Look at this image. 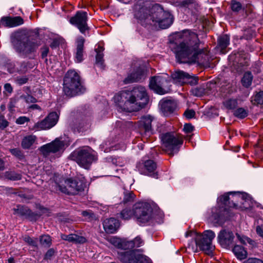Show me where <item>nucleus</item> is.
I'll list each match as a JSON object with an SVG mask.
<instances>
[{"label":"nucleus","instance_id":"obj_49","mask_svg":"<svg viewBox=\"0 0 263 263\" xmlns=\"http://www.w3.org/2000/svg\"><path fill=\"white\" fill-rule=\"evenodd\" d=\"M237 237L240 241V242L243 244H246L247 243H249L251 245H253L254 241L251 240L250 238L246 237H241L240 235H237Z\"/></svg>","mask_w":263,"mask_h":263},{"label":"nucleus","instance_id":"obj_44","mask_svg":"<svg viewBox=\"0 0 263 263\" xmlns=\"http://www.w3.org/2000/svg\"><path fill=\"white\" fill-rule=\"evenodd\" d=\"M32 65L29 62H23L21 63L18 70L21 73H25L29 68H31Z\"/></svg>","mask_w":263,"mask_h":263},{"label":"nucleus","instance_id":"obj_19","mask_svg":"<svg viewBox=\"0 0 263 263\" xmlns=\"http://www.w3.org/2000/svg\"><path fill=\"white\" fill-rule=\"evenodd\" d=\"M64 146L63 141L56 139L52 142L41 147V151L44 156H48L50 153H56L60 151Z\"/></svg>","mask_w":263,"mask_h":263},{"label":"nucleus","instance_id":"obj_38","mask_svg":"<svg viewBox=\"0 0 263 263\" xmlns=\"http://www.w3.org/2000/svg\"><path fill=\"white\" fill-rule=\"evenodd\" d=\"M198 79L197 77L192 76L187 73L185 78L184 84H189L191 85H194L197 84Z\"/></svg>","mask_w":263,"mask_h":263},{"label":"nucleus","instance_id":"obj_46","mask_svg":"<svg viewBox=\"0 0 263 263\" xmlns=\"http://www.w3.org/2000/svg\"><path fill=\"white\" fill-rule=\"evenodd\" d=\"M254 100L258 104H263V91L258 92L255 96Z\"/></svg>","mask_w":263,"mask_h":263},{"label":"nucleus","instance_id":"obj_63","mask_svg":"<svg viewBox=\"0 0 263 263\" xmlns=\"http://www.w3.org/2000/svg\"><path fill=\"white\" fill-rule=\"evenodd\" d=\"M193 2L192 0H184L181 2V5L184 7H189V5L192 4Z\"/></svg>","mask_w":263,"mask_h":263},{"label":"nucleus","instance_id":"obj_22","mask_svg":"<svg viewBox=\"0 0 263 263\" xmlns=\"http://www.w3.org/2000/svg\"><path fill=\"white\" fill-rule=\"evenodd\" d=\"M23 20L20 16L2 17V26L14 27L23 24Z\"/></svg>","mask_w":263,"mask_h":263},{"label":"nucleus","instance_id":"obj_13","mask_svg":"<svg viewBox=\"0 0 263 263\" xmlns=\"http://www.w3.org/2000/svg\"><path fill=\"white\" fill-rule=\"evenodd\" d=\"M88 16L86 12L79 11L71 17L69 22L75 26L82 34H85L86 31L89 30L87 24Z\"/></svg>","mask_w":263,"mask_h":263},{"label":"nucleus","instance_id":"obj_41","mask_svg":"<svg viewBox=\"0 0 263 263\" xmlns=\"http://www.w3.org/2000/svg\"><path fill=\"white\" fill-rule=\"evenodd\" d=\"M234 115L235 116L242 119L247 116L248 112L247 110L243 108H239L235 110Z\"/></svg>","mask_w":263,"mask_h":263},{"label":"nucleus","instance_id":"obj_3","mask_svg":"<svg viewBox=\"0 0 263 263\" xmlns=\"http://www.w3.org/2000/svg\"><path fill=\"white\" fill-rule=\"evenodd\" d=\"M120 106L129 112L135 111L145 104L147 100L145 88L139 86L134 87L132 91H123L116 96Z\"/></svg>","mask_w":263,"mask_h":263},{"label":"nucleus","instance_id":"obj_32","mask_svg":"<svg viewBox=\"0 0 263 263\" xmlns=\"http://www.w3.org/2000/svg\"><path fill=\"white\" fill-rule=\"evenodd\" d=\"M109 242L116 247L123 250H126V239H121L117 237H112L109 239Z\"/></svg>","mask_w":263,"mask_h":263},{"label":"nucleus","instance_id":"obj_59","mask_svg":"<svg viewBox=\"0 0 263 263\" xmlns=\"http://www.w3.org/2000/svg\"><path fill=\"white\" fill-rule=\"evenodd\" d=\"M82 214L84 217H86L88 219L92 218L93 216V214L92 213L87 211H83Z\"/></svg>","mask_w":263,"mask_h":263},{"label":"nucleus","instance_id":"obj_36","mask_svg":"<svg viewBox=\"0 0 263 263\" xmlns=\"http://www.w3.org/2000/svg\"><path fill=\"white\" fill-rule=\"evenodd\" d=\"M134 215V208L133 210L125 208L120 213V217L123 220H128Z\"/></svg>","mask_w":263,"mask_h":263},{"label":"nucleus","instance_id":"obj_53","mask_svg":"<svg viewBox=\"0 0 263 263\" xmlns=\"http://www.w3.org/2000/svg\"><path fill=\"white\" fill-rule=\"evenodd\" d=\"M194 129L193 126L191 124H185L183 127V130L185 133H191Z\"/></svg>","mask_w":263,"mask_h":263},{"label":"nucleus","instance_id":"obj_40","mask_svg":"<svg viewBox=\"0 0 263 263\" xmlns=\"http://www.w3.org/2000/svg\"><path fill=\"white\" fill-rule=\"evenodd\" d=\"M23 240L29 245L35 248H37V239L32 238L28 236H26L23 237Z\"/></svg>","mask_w":263,"mask_h":263},{"label":"nucleus","instance_id":"obj_64","mask_svg":"<svg viewBox=\"0 0 263 263\" xmlns=\"http://www.w3.org/2000/svg\"><path fill=\"white\" fill-rule=\"evenodd\" d=\"M60 42L57 39H54L50 44V47L52 48H55L59 46Z\"/></svg>","mask_w":263,"mask_h":263},{"label":"nucleus","instance_id":"obj_26","mask_svg":"<svg viewBox=\"0 0 263 263\" xmlns=\"http://www.w3.org/2000/svg\"><path fill=\"white\" fill-rule=\"evenodd\" d=\"M187 73L183 71H176L173 73L171 75L174 82L180 85L184 84L185 78H186Z\"/></svg>","mask_w":263,"mask_h":263},{"label":"nucleus","instance_id":"obj_51","mask_svg":"<svg viewBox=\"0 0 263 263\" xmlns=\"http://www.w3.org/2000/svg\"><path fill=\"white\" fill-rule=\"evenodd\" d=\"M184 115L186 118L191 119L194 117L195 112L193 109H187L184 112Z\"/></svg>","mask_w":263,"mask_h":263},{"label":"nucleus","instance_id":"obj_62","mask_svg":"<svg viewBox=\"0 0 263 263\" xmlns=\"http://www.w3.org/2000/svg\"><path fill=\"white\" fill-rule=\"evenodd\" d=\"M256 231L257 234L263 238V226H257Z\"/></svg>","mask_w":263,"mask_h":263},{"label":"nucleus","instance_id":"obj_23","mask_svg":"<svg viewBox=\"0 0 263 263\" xmlns=\"http://www.w3.org/2000/svg\"><path fill=\"white\" fill-rule=\"evenodd\" d=\"M119 227V223L118 220L114 218H110L106 219L103 223V227L107 233H114Z\"/></svg>","mask_w":263,"mask_h":263},{"label":"nucleus","instance_id":"obj_14","mask_svg":"<svg viewBox=\"0 0 263 263\" xmlns=\"http://www.w3.org/2000/svg\"><path fill=\"white\" fill-rule=\"evenodd\" d=\"M58 119L59 116L55 112H51L44 120L35 123L32 129L41 130L50 129L57 124Z\"/></svg>","mask_w":263,"mask_h":263},{"label":"nucleus","instance_id":"obj_61","mask_svg":"<svg viewBox=\"0 0 263 263\" xmlns=\"http://www.w3.org/2000/svg\"><path fill=\"white\" fill-rule=\"evenodd\" d=\"M54 250L53 249H49L46 253L45 255V259H49L54 254Z\"/></svg>","mask_w":263,"mask_h":263},{"label":"nucleus","instance_id":"obj_60","mask_svg":"<svg viewBox=\"0 0 263 263\" xmlns=\"http://www.w3.org/2000/svg\"><path fill=\"white\" fill-rule=\"evenodd\" d=\"M244 263H263V261L257 258H249Z\"/></svg>","mask_w":263,"mask_h":263},{"label":"nucleus","instance_id":"obj_56","mask_svg":"<svg viewBox=\"0 0 263 263\" xmlns=\"http://www.w3.org/2000/svg\"><path fill=\"white\" fill-rule=\"evenodd\" d=\"M10 152L11 154L18 158H20L22 156V154L21 151L17 148H13L10 149Z\"/></svg>","mask_w":263,"mask_h":263},{"label":"nucleus","instance_id":"obj_25","mask_svg":"<svg viewBox=\"0 0 263 263\" xmlns=\"http://www.w3.org/2000/svg\"><path fill=\"white\" fill-rule=\"evenodd\" d=\"M220 212L219 209L216 208L212 209V214L209 217V220L214 223L221 224L224 219Z\"/></svg>","mask_w":263,"mask_h":263},{"label":"nucleus","instance_id":"obj_8","mask_svg":"<svg viewBox=\"0 0 263 263\" xmlns=\"http://www.w3.org/2000/svg\"><path fill=\"white\" fill-rule=\"evenodd\" d=\"M57 190L61 192L69 194L74 195L79 191L83 190L84 183L78 179H67L61 182L60 184L55 183Z\"/></svg>","mask_w":263,"mask_h":263},{"label":"nucleus","instance_id":"obj_16","mask_svg":"<svg viewBox=\"0 0 263 263\" xmlns=\"http://www.w3.org/2000/svg\"><path fill=\"white\" fill-rule=\"evenodd\" d=\"M235 238L233 232L229 229H222L218 233L217 236L219 244L224 248L230 247L233 245Z\"/></svg>","mask_w":263,"mask_h":263},{"label":"nucleus","instance_id":"obj_52","mask_svg":"<svg viewBox=\"0 0 263 263\" xmlns=\"http://www.w3.org/2000/svg\"><path fill=\"white\" fill-rule=\"evenodd\" d=\"M30 121L29 118L25 116L20 117L17 118L16 120V123L18 124H23L26 122H28Z\"/></svg>","mask_w":263,"mask_h":263},{"label":"nucleus","instance_id":"obj_1","mask_svg":"<svg viewBox=\"0 0 263 263\" xmlns=\"http://www.w3.org/2000/svg\"><path fill=\"white\" fill-rule=\"evenodd\" d=\"M200 41L198 35L189 30L175 34L170 48L181 62L198 63L204 67H210V58L207 51L199 48Z\"/></svg>","mask_w":263,"mask_h":263},{"label":"nucleus","instance_id":"obj_45","mask_svg":"<svg viewBox=\"0 0 263 263\" xmlns=\"http://www.w3.org/2000/svg\"><path fill=\"white\" fill-rule=\"evenodd\" d=\"M242 8V5L240 3L235 0L231 1V9L233 11L238 12Z\"/></svg>","mask_w":263,"mask_h":263},{"label":"nucleus","instance_id":"obj_6","mask_svg":"<svg viewBox=\"0 0 263 263\" xmlns=\"http://www.w3.org/2000/svg\"><path fill=\"white\" fill-rule=\"evenodd\" d=\"M85 88L82 86L80 77L74 70L67 72L64 79L63 91L68 97H72L82 93Z\"/></svg>","mask_w":263,"mask_h":263},{"label":"nucleus","instance_id":"obj_12","mask_svg":"<svg viewBox=\"0 0 263 263\" xmlns=\"http://www.w3.org/2000/svg\"><path fill=\"white\" fill-rule=\"evenodd\" d=\"M71 159L80 166L86 169L89 168L95 157L87 148H83L73 152L70 155Z\"/></svg>","mask_w":263,"mask_h":263},{"label":"nucleus","instance_id":"obj_21","mask_svg":"<svg viewBox=\"0 0 263 263\" xmlns=\"http://www.w3.org/2000/svg\"><path fill=\"white\" fill-rule=\"evenodd\" d=\"M160 109L164 116H168L177 108L176 102L172 100H162L160 102Z\"/></svg>","mask_w":263,"mask_h":263},{"label":"nucleus","instance_id":"obj_47","mask_svg":"<svg viewBox=\"0 0 263 263\" xmlns=\"http://www.w3.org/2000/svg\"><path fill=\"white\" fill-rule=\"evenodd\" d=\"M135 198V195L132 192H129L125 194L123 199V202L124 203L133 201Z\"/></svg>","mask_w":263,"mask_h":263},{"label":"nucleus","instance_id":"obj_24","mask_svg":"<svg viewBox=\"0 0 263 263\" xmlns=\"http://www.w3.org/2000/svg\"><path fill=\"white\" fill-rule=\"evenodd\" d=\"M84 42L85 39L82 36L79 37L77 40L75 61L78 63H80L83 60Z\"/></svg>","mask_w":263,"mask_h":263},{"label":"nucleus","instance_id":"obj_48","mask_svg":"<svg viewBox=\"0 0 263 263\" xmlns=\"http://www.w3.org/2000/svg\"><path fill=\"white\" fill-rule=\"evenodd\" d=\"M21 98L27 103H35L37 102L36 98L29 95L22 96Z\"/></svg>","mask_w":263,"mask_h":263},{"label":"nucleus","instance_id":"obj_4","mask_svg":"<svg viewBox=\"0 0 263 263\" xmlns=\"http://www.w3.org/2000/svg\"><path fill=\"white\" fill-rule=\"evenodd\" d=\"M192 237L195 241L196 246L189 244L187 248L193 252L198 251V247L200 250L203 251L206 254L210 255L212 254L214 249V246L212 245V240L215 237V233L211 230H206L201 234L196 232L189 231L185 233V237Z\"/></svg>","mask_w":263,"mask_h":263},{"label":"nucleus","instance_id":"obj_33","mask_svg":"<svg viewBox=\"0 0 263 263\" xmlns=\"http://www.w3.org/2000/svg\"><path fill=\"white\" fill-rule=\"evenodd\" d=\"M126 249H131L135 247H140L143 244V241L142 239L138 236L132 240H127L126 239Z\"/></svg>","mask_w":263,"mask_h":263},{"label":"nucleus","instance_id":"obj_55","mask_svg":"<svg viewBox=\"0 0 263 263\" xmlns=\"http://www.w3.org/2000/svg\"><path fill=\"white\" fill-rule=\"evenodd\" d=\"M4 93H8V94H10L13 91L12 87L9 83H7L4 85Z\"/></svg>","mask_w":263,"mask_h":263},{"label":"nucleus","instance_id":"obj_57","mask_svg":"<svg viewBox=\"0 0 263 263\" xmlns=\"http://www.w3.org/2000/svg\"><path fill=\"white\" fill-rule=\"evenodd\" d=\"M61 238L63 240L68 241L72 242L73 239V234L69 235L61 234Z\"/></svg>","mask_w":263,"mask_h":263},{"label":"nucleus","instance_id":"obj_29","mask_svg":"<svg viewBox=\"0 0 263 263\" xmlns=\"http://www.w3.org/2000/svg\"><path fill=\"white\" fill-rule=\"evenodd\" d=\"M3 179H7L11 181H17L22 179L21 174L13 171H8L5 172L2 176Z\"/></svg>","mask_w":263,"mask_h":263},{"label":"nucleus","instance_id":"obj_10","mask_svg":"<svg viewBox=\"0 0 263 263\" xmlns=\"http://www.w3.org/2000/svg\"><path fill=\"white\" fill-rule=\"evenodd\" d=\"M141 250L122 251L118 253V257L123 263H151L149 259L141 253Z\"/></svg>","mask_w":263,"mask_h":263},{"label":"nucleus","instance_id":"obj_5","mask_svg":"<svg viewBox=\"0 0 263 263\" xmlns=\"http://www.w3.org/2000/svg\"><path fill=\"white\" fill-rule=\"evenodd\" d=\"M11 43L16 52L24 58H32L40 46L37 42L20 34L11 35Z\"/></svg>","mask_w":263,"mask_h":263},{"label":"nucleus","instance_id":"obj_20","mask_svg":"<svg viewBox=\"0 0 263 263\" xmlns=\"http://www.w3.org/2000/svg\"><path fill=\"white\" fill-rule=\"evenodd\" d=\"M146 74V71L142 67H138L128 75L124 80L125 84H129L139 81Z\"/></svg>","mask_w":263,"mask_h":263},{"label":"nucleus","instance_id":"obj_7","mask_svg":"<svg viewBox=\"0 0 263 263\" xmlns=\"http://www.w3.org/2000/svg\"><path fill=\"white\" fill-rule=\"evenodd\" d=\"M163 149L171 156L178 152L183 143V139L178 134L166 133L161 136Z\"/></svg>","mask_w":263,"mask_h":263},{"label":"nucleus","instance_id":"obj_28","mask_svg":"<svg viewBox=\"0 0 263 263\" xmlns=\"http://www.w3.org/2000/svg\"><path fill=\"white\" fill-rule=\"evenodd\" d=\"M14 214H17L21 216H33L34 215L35 217H39L37 214H34L31 211L26 207H24L20 205L16 206V208H14Z\"/></svg>","mask_w":263,"mask_h":263},{"label":"nucleus","instance_id":"obj_30","mask_svg":"<svg viewBox=\"0 0 263 263\" xmlns=\"http://www.w3.org/2000/svg\"><path fill=\"white\" fill-rule=\"evenodd\" d=\"M233 252L237 258L240 260L244 259L247 257V252L240 246H235L233 249Z\"/></svg>","mask_w":263,"mask_h":263},{"label":"nucleus","instance_id":"obj_9","mask_svg":"<svg viewBox=\"0 0 263 263\" xmlns=\"http://www.w3.org/2000/svg\"><path fill=\"white\" fill-rule=\"evenodd\" d=\"M133 208L134 215L140 223H146L153 218V209L148 203L137 202L134 204Z\"/></svg>","mask_w":263,"mask_h":263},{"label":"nucleus","instance_id":"obj_35","mask_svg":"<svg viewBox=\"0 0 263 263\" xmlns=\"http://www.w3.org/2000/svg\"><path fill=\"white\" fill-rule=\"evenodd\" d=\"M253 76L250 72H246L242 79L241 83L245 87H249L252 84Z\"/></svg>","mask_w":263,"mask_h":263},{"label":"nucleus","instance_id":"obj_2","mask_svg":"<svg viewBox=\"0 0 263 263\" xmlns=\"http://www.w3.org/2000/svg\"><path fill=\"white\" fill-rule=\"evenodd\" d=\"M135 10V16L143 26H153L163 29L173 24V15L159 4L144 2L142 5L136 6Z\"/></svg>","mask_w":263,"mask_h":263},{"label":"nucleus","instance_id":"obj_27","mask_svg":"<svg viewBox=\"0 0 263 263\" xmlns=\"http://www.w3.org/2000/svg\"><path fill=\"white\" fill-rule=\"evenodd\" d=\"M103 47L100 46H98V47L96 49V52H97V55L96 57V64L102 69H103L105 67L103 60Z\"/></svg>","mask_w":263,"mask_h":263},{"label":"nucleus","instance_id":"obj_39","mask_svg":"<svg viewBox=\"0 0 263 263\" xmlns=\"http://www.w3.org/2000/svg\"><path fill=\"white\" fill-rule=\"evenodd\" d=\"M192 93L196 97H201L206 93L205 89L202 87H196L191 90Z\"/></svg>","mask_w":263,"mask_h":263},{"label":"nucleus","instance_id":"obj_50","mask_svg":"<svg viewBox=\"0 0 263 263\" xmlns=\"http://www.w3.org/2000/svg\"><path fill=\"white\" fill-rule=\"evenodd\" d=\"M8 125V122L5 119L3 115L0 114V128L4 129Z\"/></svg>","mask_w":263,"mask_h":263},{"label":"nucleus","instance_id":"obj_58","mask_svg":"<svg viewBox=\"0 0 263 263\" xmlns=\"http://www.w3.org/2000/svg\"><path fill=\"white\" fill-rule=\"evenodd\" d=\"M28 81V78L26 77H17L16 79V82L19 85H22L26 83Z\"/></svg>","mask_w":263,"mask_h":263},{"label":"nucleus","instance_id":"obj_11","mask_svg":"<svg viewBox=\"0 0 263 263\" xmlns=\"http://www.w3.org/2000/svg\"><path fill=\"white\" fill-rule=\"evenodd\" d=\"M168 77L167 74L156 76L152 77L149 81V87L156 93L164 95L170 90Z\"/></svg>","mask_w":263,"mask_h":263},{"label":"nucleus","instance_id":"obj_31","mask_svg":"<svg viewBox=\"0 0 263 263\" xmlns=\"http://www.w3.org/2000/svg\"><path fill=\"white\" fill-rule=\"evenodd\" d=\"M230 38L227 34L220 36L218 40V48H220V51L224 53L223 50L225 49L229 44Z\"/></svg>","mask_w":263,"mask_h":263},{"label":"nucleus","instance_id":"obj_43","mask_svg":"<svg viewBox=\"0 0 263 263\" xmlns=\"http://www.w3.org/2000/svg\"><path fill=\"white\" fill-rule=\"evenodd\" d=\"M86 241V239L84 237L73 234V239L72 242L75 243H83Z\"/></svg>","mask_w":263,"mask_h":263},{"label":"nucleus","instance_id":"obj_42","mask_svg":"<svg viewBox=\"0 0 263 263\" xmlns=\"http://www.w3.org/2000/svg\"><path fill=\"white\" fill-rule=\"evenodd\" d=\"M224 106L229 109H234L237 106V101L236 99H229L224 102Z\"/></svg>","mask_w":263,"mask_h":263},{"label":"nucleus","instance_id":"obj_34","mask_svg":"<svg viewBox=\"0 0 263 263\" xmlns=\"http://www.w3.org/2000/svg\"><path fill=\"white\" fill-rule=\"evenodd\" d=\"M36 139V137L33 135H29L25 137L22 142L23 147L24 148H29L35 142Z\"/></svg>","mask_w":263,"mask_h":263},{"label":"nucleus","instance_id":"obj_37","mask_svg":"<svg viewBox=\"0 0 263 263\" xmlns=\"http://www.w3.org/2000/svg\"><path fill=\"white\" fill-rule=\"evenodd\" d=\"M40 242L43 247H49L51 244V239L48 235H42L40 238Z\"/></svg>","mask_w":263,"mask_h":263},{"label":"nucleus","instance_id":"obj_17","mask_svg":"<svg viewBox=\"0 0 263 263\" xmlns=\"http://www.w3.org/2000/svg\"><path fill=\"white\" fill-rule=\"evenodd\" d=\"M243 196L239 192H229L220 196L218 199L224 205H227V202L231 199L232 205L230 204L229 206L237 208L238 202L243 199Z\"/></svg>","mask_w":263,"mask_h":263},{"label":"nucleus","instance_id":"obj_18","mask_svg":"<svg viewBox=\"0 0 263 263\" xmlns=\"http://www.w3.org/2000/svg\"><path fill=\"white\" fill-rule=\"evenodd\" d=\"M153 118L150 116L143 117L139 122V130L142 135L146 137L153 134L152 122Z\"/></svg>","mask_w":263,"mask_h":263},{"label":"nucleus","instance_id":"obj_54","mask_svg":"<svg viewBox=\"0 0 263 263\" xmlns=\"http://www.w3.org/2000/svg\"><path fill=\"white\" fill-rule=\"evenodd\" d=\"M41 50L42 58L43 59L46 58L49 52V48L47 46H44L41 48Z\"/></svg>","mask_w":263,"mask_h":263},{"label":"nucleus","instance_id":"obj_15","mask_svg":"<svg viewBox=\"0 0 263 263\" xmlns=\"http://www.w3.org/2000/svg\"><path fill=\"white\" fill-rule=\"evenodd\" d=\"M137 168L141 174L149 175L158 178L157 173L155 172L157 165L153 160H147L142 162H139L137 165Z\"/></svg>","mask_w":263,"mask_h":263}]
</instances>
